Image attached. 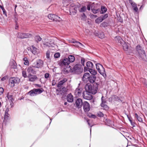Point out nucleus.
Masks as SVG:
<instances>
[{"label": "nucleus", "instance_id": "nucleus-18", "mask_svg": "<svg viewBox=\"0 0 147 147\" xmlns=\"http://www.w3.org/2000/svg\"><path fill=\"white\" fill-rule=\"evenodd\" d=\"M67 100L69 102H72L73 101L74 97L71 93H69L67 96Z\"/></svg>", "mask_w": 147, "mask_h": 147}, {"label": "nucleus", "instance_id": "nucleus-11", "mask_svg": "<svg viewBox=\"0 0 147 147\" xmlns=\"http://www.w3.org/2000/svg\"><path fill=\"white\" fill-rule=\"evenodd\" d=\"M28 51H30L34 55L37 54L38 52V49L34 45H32L30 47L28 48Z\"/></svg>", "mask_w": 147, "mask_h": 147}, {"label": "nucleus", "instance_id": "nucleus-7", "mask_svg": "<svg viewBox=\"0 0 147 147\" xmlns=\"http://www.w3.org/2000/svg\"><path fill=\"white\" fill-rule=\"evenodd\" d=\"M86 66L84 67V71H88V70L93 68L94 67V65L93 63L90 61H88L86 63Z\"/></svg>", "mask_w": 147, "mask_h": 147}, {"label": "nucleus", "instance_id": "nucleus-59", "mask_svg": "<svg viewBox=\"0 0 147 147\" xmlns=\"http://www.w3.org/2000/svg\"><path fill=\"white\" fill-rule=\"evenodd\" d=\"M8 77L7 76H5L2 78L1 80L2 81H3L5 80L6 79H8Z\"/></svg>", "mask_w": 147, "mask_h": 147}, {"label": "nucleus", "instance_id": "nucleus-30", "mask_svg": "<svg viewBox=\"0 0 147 147\" xmlns=\"http://www.w3.org/2000/svg\"><path fill=\"white\" fill-rule=\"evenodd\" d=\"M109 25V22H103L100 24V26L104 28H106Z\"/></svg>", "mask_w": 147, "mask_h": 147}, {"label": "nucleus", "instance_id": "nucleus-32", "mask_svg": "<svg viewBox=\"0 0 147 147\" xmlns=\"http://www.w3.org/2000/svg\"><path fill=\"white\" fill-rule=\"evenodd\" d=\"M87 113V115L89 117L94 119H95L96 118V115H93L91 113Z\"/></svg>", "mask_w": 147, "mask_h": 147}, {"label": "nucleus", "instance_id": "nucleus-36", "mask_svg": "<svg viewBox=\"0 0 147 147\" xmlns=\"http://www.w3.org/2000/svg\"><path fill=\"white\" fill-rule=\"evenodd\" d=\"M135 117L137 119L138 121L139 122H141L142 121V119L140 116H138L137 113L135 114Z\"/></svg>", "mask_w": 147, "mask_h": 147}, {"label": "nucleus", "instance_id": "nucleus-27", "mask_svg": "<svg viewBox=\"0 0 147 147\" xmlns=\"http://www.w3.org/2000/svg\"><path fill=\"white\" fill-rule=\"evenodd\" d=\"M107 10V9L104 6H101V10L100 11V14H103L105 13Z\"/></svg>", "mask_w": 147, "mask_h": 147}, {"label": "nucleus", "instance_id": "nucleus-41", "mask_svg": "<svg viewBox=\"0 0 147 147\" xmlns=\"http://www.w3.org/2000/svg\"><path fill=\"white\" fill-rule=\"evenodd\" d=\"M118 100H117V102H121L122 103H124L125 102L123 100V98L122 97H120L118 96Z\"/></svg>", "mask_w": 147, "mask_h": 147}, {"label": "nucleus", "instance_id": "nucleus-12", "mask_svg": "<svg viewBox=\"0 0 147 147\" xmlns=\"http://www.w3.org/2000/svg\"><path fill=\"white\" fill-rule=\"evenodd\" d=\"M83 102L82 101L80 98L77 99L76 101L75 104L76 107L78 109L81 108Z\"/></svg>", "mask_w": 147, "mask_h": 147}, {"label": "nucleus", "instance_id": "nucleus-54", "mask_svg": "<svg viewBox=\"0 0 147 147\" xmlns=\"http://www.w3.org/2000/svg\"><path fill=\"white\" fill-rule=\"evenodd\" d=\"M92 4V6H91V10L92 11V9H95L96 8V7L95 6V4H94V3H91Z\"/></svg>", "mask_w": 147, "mask_h": 147}, {"label": "nucleus", "instance_id": "nucleus-20", "mask_svg": "<svg viewBox=\"0 0 147 147\" xmlns=\"http://www.w3.org/2000/svg\"><path fill=\"white\" fill-rule=\"evenodd\" d=\"M90 76V74L88 73H85L82 77V80L84 81H88V80Z\"/></svg>", "mask_w": 147, "mask_h": 147}, {"label": "nucleus", "instance_id": "nucleus-49", "mask_svg": "<svg viewBox=\"0 0 147 147\" xmlns=\"http://www.w3.org/2000/svg\"><path fill=\"white\" fill-rule=\"evenodd\" d=\"M71 43H76L77 44H78L80 46L83 45V44L82 43L79 42L78 41H77L75 40H72L71 41Z\"/></svg>", "mask_w": 147, "mask_h": 147}, {"label": "nucleus", "instance_id": "nucleus-15", "mask_svg": "<svg viewBox=\"0 0 147 147\" xmlns=\"http://www.w3.org/2000/svg\"><path fill=\"white\" fill-rule=\"evenodd\" d=\"M67 80V78H64L62 80L60 81L58 83L57 85V87L61 88L62 86L66 82Z\"/></svg>", "mask_w": 147, "mask_h": 147}, {"label": "nucleus", "instance_id": "nucleus-16", "mask_svg": "<svg viewBox=\"0 0 147 147\" xmlns=\"http://www.w3.org/2000/svg\"><path fill=\"white\" fill-rule=\"evenodd\" d=\"M10 115L9 114H5L4 115V118L3 121V125H5L7 124V122H8L9 120V116Z\"/></svg>", "mask_w": 147, "mask_h": 147}, {"label": "nucleus", "instance_id": "nucleus-48", "mask_svg": "<svg viewBox=\"0 0 147 147\" xmlns=\"http://www.w3.org/2000/svg\"><path fill=\"white\" fill-rule=\"evenodd\" d=\"M85 62V59L83 57H82L81 59V63L83 67H84V63Z\"/></svg>", "mask_w": 147, "mask_h": 147}, {"label": "nucleus", "instance_id": "nucleus-43", "mask_svg": "<svg viewBox=\"0 0 147 147\" xmlns=\"http://www.w3.org/2000/svg\"><path fill=\"white\" fill-rule=\"evenodd\" d=\"M100 11V9L99 8H96L94 9H93L92 11L93 13L94 14H96L98 13Z\"/></svg>", "mask_w": 147, "mask_h": 147}, {"label": "nucleus", "instance_id": "nucleus-46", "mask_svg": "<svg viewBox=\"0 0 147 147\" xmlns=\"http://www.w3.org/2000/svg\"><path fill=\"white\" fill-rule=\"evenodd\" d=\"M100 106L101 107L103 108L105 110L107 109H108L107 105L105 104V103L101 104Z\"/></svg>", "mask_w": 147, "mask_h": 147}, {"label": "nucleus", "instance_id": "nucleus-8", "mask_svg": "<svg viewBox=\"0 0 147 147\" xmlns=\"http://www.w3.org/2000/svg\"><path fill=\"white\" fill-rule=\"evenodd\" d=\"M32 35L30 34L26 33H19L18 35V38L23 39L24 38H28L31 37Z\"/></svg>", "mask_w": 147, "mask_h": 147}, {"label": "nucleus", "instance_id": "nucleus-5", "mask_svg": "<svg viewBox=\"0 0 147 147\" xmlns=\"http://www.w3.org/2000/svg\"><path fill=\"white\" fill-rule=\"evenodd\" d=\"M96 69L98 72L105 78L106 77V74L105 73V70L102 65L98 63L96 64Z\"/></svg>", "mask_w": 147, "mask_h": 147}, {"label": "nucleus", "instance_id": "nucleus-51", "mask_svg": "<svg viewBox=\"0 0 147 147\" xmlns=\"http://www.w3.org/2000/svg\"><path fill=\"white\" fill-rule=\"evenodd\" d=\"M24 64L25 65H27L29 64V62L27 59L26 57L24 58Z\"/></svg>", "mask_w": 147, "mask_h": 147}, {"label": "nucleus", "instance_id": "nucleus-52", "mask_svg": "<svg viewBox=\"0 0 147 147\" xmlns=\"http://www.w3.org/2000/svg\"><path fill=\"white\" fill-rule=\"evenodd\" d=\"M54 16V14H50L48 15V17L49 19L53 20Z\"/></svg>", "mask_w": 147, "mask_h": 147}, {"label": "nucleus", "instance_id": "nucleus-61", "mask_svg": "<svg viewBox=\"0 0 147 147\" xmlns=\"http://www.w3.org/2000/svg\"><path fill=\"white\" fill-rule=\"evenodd\" d=\"M118 20L119 22L121 23H123V19L120 17V16L118 17Z\"/></svg>", "mask_w": 147, "mask_h": 147}, {"label": "nucleus", "instance_id": "nucleus-55", "mask_svg": "<svg viewBox=\"0 0 147 147\" xmlns=\"http://www.w3.org/2000/svg\"><path fill=\"white\" fill-rule=\"evenodd\" d=\"M132 119H129V121H130L131 125L133 127H134L135 126V123L134 122H133L132 121Z\"/></svg>", "mask_w": 147, "mask_h": 147}, {"label": "nucleus", "instance_id": "nucleus-53", "mask_svg": "<svg viewBox=\"0 0 147 147\" xmlns=\"http://www.w3.org/2000/svg\"><path fill=\"white\" fill-rule=\"evenodd\" d=\"M13 63H11V64H13V65H11V67L13 69H16L17 68L16 64L15 62H13Z\"/></svg>", "mask_w": 147, "mask_h": 147}, {"label": "nucleus", "instance_id": "nucleus-28", "mask_svg": "<svg viewBox=\"0 0 147 147\" xmlns=\"http://www.w3.org/2000/svg\"><path fill=\"white\" fill-rule=\"evenodd\" d=\"M89 72L91 74V75H95L97 74V71L95 69H94L93 68L91 69L88 70Z\"/></svg>", "mask_w": 147, "mask_h": 147}, {"label": "nucleus", "instance_id": "nucleus-21", "mask_svg": "<svg viewBox=\"0 0 147 147\" xmlns=\"http://www.w3.org/2000/svg\"><path fill=\"white\" fill-rule=\"evenodd\" d=\"M35 89L34 88L31 90L28 93V94L30 96H35L38 94V93L36 92Z\"/></svg>", "mask_w": 147, "mask_h": 147}, {"label": "nucleus", "instance_id": "nucleus-14", "mask_svg": "<svg viewBox=\"0 0 147 147\" xmlns=\"http://www.w3.org/2000/svg\"><path fill=\"white\" fill-rule=\"evenodd\" d=\"M83 89L82 88H77L75 90L74 94L76 97H79L81 95L82 93V92Z\"/></svg>", "mask_w": 147, "mask_h": 147}, {"label": "nucleus", "instance_id": "nucleus-50", "mask_svg": "<svg viewBox=\"0 0 147 147\" xmlns=\"http://www.w3.org/2000/svg\"><path fill=\"white\" fill-rule=\"evenodd\" d=\"M50 52L48 50L46 52V58L48 59H50Z\"/></svg>", "mask_w": 147, "mask_h": 147}, {"label": "nucleus", "instance_id": "nucleus-58", "mask_svg": "<svg viewBox=\"0 0 147 147\" xmlns=\"http://www.w3.org/2000/svg\"><path fill=\"white\" fill-rule=\"evenodd\" d=\"M49 76L50 74L48 73H46L44 75L45 78L47 79H48V78L49 77Z\"/></svg>", "mask_w": 147, "mask_h": 147}, {"label": "nucleus", "instance_id": "nucleus-40", "mask_svg": "<svg viewBox=\"0 0 147 147\" xmlns=\"http://www.w3.org/2000/svg\"><path fill=\"white\" fill-rule=\"evenodd\" d=\"M86 10V7L85 6H83L81 8L80 10H79V11L80 12H85Z\"/></svg>", "mask_w": 147, "mask_h": 147}, {"label": "nucleus", "instance_id": "nucleus-9", "mask_svg": "<svg viewBox=\"0 0 147 147\" xmlns=\"http://www.w3.org/2000/svg\"><path fill=\"white\" fill-rule=\"evenodd\" d=\"M27 71L29 74H36V68L34 66L32 65L28 67Z\"/></svg>", "mask_w": 147, "mask_h": 147}, {"label": "nucleus", "instance_id": "nucleus-34", "mask_svg": "<svg viewBox=\"0 0 147 147\" xmlns=\"http://www.w3.org/2000/svg\"><path fill=\"white\" fill-rule=\"evenodd\" d=\"M45 46L48 47H53L54 44L53 43H50L48 42H46L44 44Z\"/></svg>", "mask_w": 147, "mask_h": 147}, {"label": "nucleus", "instance_id": "nucleus-56", "mask_svg": "<svg viewBox=\"0 0 147 147\" xmlns=\"http://www.w3.org/2000/svg\"><path fill=\"white\" fill-rule=\"evenodd\" d=\"M98 116L100 117H102L104 116V114L101 112H99L97 113Z\"/></svg>", "mask_w": 147, "mask_h": 147}, {"label": "nucleus", "instance_id": "nucleus-47", "mask_svg": "<svg viewBox=\"0 0 147 147\" xmlns=\"http://www.w3.org/2000/svg\"><path fill=\"white\" fill-rule=\"evenodd\" d=\"M113 101H117L118 100V96L116 95H112Z\"/></svg>", "mask_w": 147, "mask_h": 147}, {"label": "nucleus", "instance_id": "nucleus-23", "mask_svg": "<svg viewBox=\"0 0 147 147\" xmlns=\"http://www.w3.org/2000/svg\"><path fill=\"white\" fill-rule=\"evenodd\" d=\"M29 80L30 81L34 82L37 79V77L36 75H32L29 74L28 76Z\"/></svg>", "mask_w": 147, "mask_h": 147}, {"label": "nucleus", "instance_id": "nucleus-10", "mask_svg": "<svg viewBox=\"0 0 147 147\" xmlns=\"http://www.w3.org/2000/svg\"><path fill=\"white\" fill-rule=\"evenodd\" d=\"M82 106L84 111L85 112H88L90 110V105L89 103L86 101L83 102Z\"/></svg>", "mask_w": 147, "mask_h": 147}, {"label": "nucleus", "instance_id": "nucleus-29", "mask_svg": "<svg viewBox=\"0 0 147 147\" xmlns=\"http://www.w3.org/2000/svg\"><path fill=\"white\" fill-rule=\"evenodd\" d=\"M105 123L107 125L109 126L113 125V122L109 119H106L105 120Z\"/></svg>", "mask_w": 147, "mask_h": 147}, {"label": "nucleus", "instance_id": "nucleus-26", "mask_svg": "<svg viewBox=\"0 0 147 147\" xmlns=\"http://www.w3.org/2000/svg\"><path fill=\"white\" fill-rule=\"evenodd\" d=\"M53 20L55 21L60 22L62 20L61 18H60L58 16L54 14V17H53Z\"/></svg>", "mask_w": 147, "mask_h": 147}, {"label": "nucleus", "instance_id": "nucleus-60", "mask_svg": "<svg viewBox=\"0 0 147 147\" xmlns=\"http://www.w3.org/2000/svg\"><path fill=\"white\" fill-rule=\"evenodd\" d=\"M22 76L24 78H25L27 77V75L25 71H22Z\"/></svg>", "mask_w": 147, "mask_h": 147}, {"label": "nucleus", "instance_id": "nucleus-37", "mask_svg": "<svg viewBox=\"0 0 147 147\" xmlns=\"http://www.w3.org/2000/svg\"><path fill=\"white\" fill-rule=\"evenodd\" d=\"M36 92L37 93H38V94H39L42 93L44 91V90L43 88H41V89L38 88V89H35Z\"/></svg>", "mask_w": 147, "mask_h": 147}, {"label": "nucleus", "instance_id": "nucleus-62", "mask_svg": "<svg viewBox=\"0 0 147 147\" xmlns=\"http://www.w3.org/2000/svg\"><path fill=\"white\" fill-rule=\"evenodd\" d=\"M61 90L63 92H66L67 91V88L65 87H63L61 88Z\"/></svg>", "mask_w": 147, "mask_h": 147}, {"label": "nucleus", "instance_id": "nucleus-44", "mask_svg": "<svg viewBox=\"0 0 147 147\" xmlns=\"http://www.w3.org/2000/svg\"><path fill=\"white\" fill-rule=\"evenodd\" d=\"M88 2V4L87 6V9L88 10L90 11V9H91V2Z\"/></svg>", "mask_w": 147, "mask_h": 147}, {"label": "nucleus", "instance_id": "nucleus-64", "mask_svg": "<svg viewBox=\"0 0 147 147\" xmlns=\"http://www.w3.org/2000/svg\"><path fill=\"white\" fill-rule=\"evenodd\" d=\"M104 98V96H102L101 98V104L105 103L106 101L105 99H104L103 98Z\"/></svg>", "mask_w": 147, "mask_h": 147}, {"label": "nucleus", "instance_id": "nucleus-3", "mask_svg": "<svg viewBox=\"0 0 147 147\" xmlns=\"http://www.w3.org/2000/svg\"><path fill=\"white\" fill-rule=\"evenodd\" d=\"M99 84L98 82H95L92 85L90 84L86 85L85 86V89L87 92L92 94H95L97 92Z\"/></svg>", "mask_w": 147, "mask_h": 147}, {"label": "nucleus", "instance_id": "nucleus-2", "mask_svg": "<svg viewBox=\"0 0 147 147\" xmlns=\"http://www.w3.org/2000/svg\"><path fill=\"white\" fill-rule=\"evenodd\" d=\"M75 60L74 56L72 55H69L68 58H64L61 59L58 62V65L63 69L65 74L68 73L70 71L69 70L71 66L69 65L70 63L73 62Z\"/></svg>", "mask_w": 147, "mask_h": 147}, {"label": "nucleus", "instance_id": "nucleus-13", "mask_svg": "<svg viewBox=\"0 0 147 147\" xmlns=\"http://www.w3.org/2000/svg\"><path fill=\"white\" fill-rule=\"evenodd\" d=\"M43 64V61L41 59H38L36 61V64L34 65L36 68H41Z\"/></svg>", "mask_w": 147, "mask_h": 147}, {"label": "nucleus", "instance_id": "nucleus-31", "mask_svg": "<svg viewBox=\"0 0 147 147\" xmlns=\"http://www.w3.org/2000/svg\"><path fill=\"white\" fill-rule=\"evenodd\" d=\"M103 21V20L100 16L98 17L95 20V22L96 24H99L100 22H102Z\"/></svg>", "mask_w": 147, "mask_h": 147}, {"label": "nucleus", "instance_id": "nucleus-42", "mask_svg": "<svg viewBox=\"0 0 147 147\" xmlns=\"http://www.w3.org/2000/svg\"><path fill=\"white\" fill-rule=\"evenodd\" d=\"M81 20L83 21H85L86 19V16L84 13H83L81 15Z\"/></svg>", "mask_w": 147, "mask_h": 147}, {"label": "nucleus", "instance_id": "nucleus-39", "mask_svg": "<svg viewBox=\"0 0 147 147\" xmlns=\"http://www.w3.org/2000/svg\"><path fill=\"white\" fill-rule=\"evenodd\" d=\"M98 37L101 39H102L104 38L105 34L104 33L102 32H99Z\"/></svg>", "mask_w": 147, "mask_h": 147}, {"label": "nucleus", "instance_id": "nucleus-1", "mask_svg": "<svg viewBox=\"0 0 147 147\" xmlns=\"http://www.w3.org/2000/svg\"><path fill=\"white\" fill-rule=\"evenodd\" d=\"M136 50L133 48H129L127 51V54L131 55H135L143 61L147 62V55L142 47L140 45H138L136 47Z\"/></svg>", "mask_w": 147, "mask_h": 147}, {"label": "nucleus", "instance_id": "nucleus-33", "mask_svg": "<svg viewBox=\"0 0 147 147\" xmlns=\"http://www.w3.org/2000/svg\"><path fill=\"white\" fill-rule=\"evenodd\" d=\"M69 12L71 15H75L77 13V10H74L71 8H70Z\"/></svg>", "mask_w": 147, "mask_h": 147}, {"label": "nucleus", "instance_id": "nucleus-45", "mask_svg": "<svg viewBox=\"0 0 147 147\" xmlns=\"http://www.w3.org/2000/svg\"><path fill=\"white\" fill-rule=\"evenodd\" d=\"M102 20H103L107 18L108 17V13H105L104 15H102L100 16Z\"/></svg>", "mask_w": 147, "mask_h": 147}, {"label": "nucleus", "instance_id": "nucleus-24", "mask_svg": "<svg viewBox=\"0 0 147 147\" xmlns=\"http://www.w3.org/2000/svg\"><path fill=\"white\" fill-rule=\"evenodd\" d=\"M134 12L138 13V9L137 7V5L136 3L131 5Z\"/></svg>", "mask_w": 147, "mask_h": 147}, {"label": "nucleus", "instance_id": "nucleus-57", "mask_svg": "<svg viewBox=\"0 0 147 147\" xmlns=\"http://www.w3.org/2000/svg\"><path fill=\"white\" fill-rule=\"evenodd\" d=\"M60 56V53H57L54 54V57L55 58H59Z\"/></svg>", "mask_w": 147, "mask_h": 147}, {"label": "nucleus", "instance_id": "nucleus-63", "mask_svg": "<svg viewBox=\"0 0 147 147\" xmlns=\"http://www.w3.org/2000/svg\"><path fill=\"white\" fill-rule=\"evenodd\" d=\"M97 17V16L96 15H94L93 14H91L90 15V17L91 18L93 19L94 18H95Z\"/></svg>", "mask_w": 147, "mask_h": 147}, {"label": "nucleus", "instance_id": "nucleus-6", "mask_svg": "<svg viewBox=\"0 0 147 147\" xmlns=\"http://www.w3.org/2000/svg\"><path fill=\"white\" fill-rule=\"evenodd\" d=\"M20 81V79L18 77H11L9 79V84L11 87H13L15 84H18Z\"/></svg>", "mask_w": 147, "mask_h": 147}, {"label": "nucleus", "instance_id": "nucleus-38", "mask_svg": "<svg viewBox=\"0 0 147 147\" xmlns=\"http://www.w3.org/2000/svg\"><path fill=\"white\" fill-rule=\"evenodd\" d=\"M34 38L35 41L37 42L40 41L42 40L41 38L38 35H36L35 36Z\"/></svg>", "mask_w": 147, "mask_h": 147}, {"label": "nucleus", "instance_id": "nucleus-25", "mask_svg": "<svg viewBox=\"0 0 147 147\" xmlns=\"http://www.w3.org/2000/svg\"><path fill=\"white\" fill-rule=\"evenodd\" d=\"M127 44L128 43H126L124 41V42H123V43L122 44V45H122L123 49L125 51H127L128 49H129L128 48V46L127 45Z\"/></svg>", "mask_w": 147, "mask_h": 147}, {"label": "nucleus", "instance_id": "nucleus-22", "mask_svg": "<svg viewBox=\"0 0 147 147\" xmlns=\"http://www.w3.org/2000/svg\"><path fill=\"white\" fill-rule=\"evenodd\" d=\"M13 96L12 95L10 94L9 92H8L7 95V97L10 101V103L11 104L13 102L14 99L13 98Z\"/></svg>", "mask_w": 147, "mask_h": 147}, {"label": "nucleus", "instance_id": "nucleus-4", "mask_svg": "<svg viewBox=\"0 0 147 147\" xmlns=\"http://www.w3.org/2000/svg\"><path fill=\"white\" fill-rule=\"evenodd\" d=\"M69 72L74 73L76 74H80L83 71V68L80 64H77L72 68L71 67L69 68Z\"/></svg>", "mask_w": 147, "mask_h": 147}, {"label": "nucleus", "instance_id": "nucleus-19", "mask_svg": "<svg viewBox=\"0 0 147 147\" xmlns=\"http://www.w3.org/2000/svg\"><path fill=\"white\" fill-rule=\"evenodd\" d=\"M115 39L117 42L120 43L121 45H122L124 41L122 38L119 36H116L115 37Z\"/></svg>", "mask_w": 147, "mask_h": 147}, {"label": "nucleus", "instance_id": "nucleus-35", "mask_svg": "<svg viewBox=\"0 0 147 147\" xmlns=\"http://www.w3.org/2000/svg\"><path fill=\"white\" fill-rule=\"evenodd\" d=\"M71 1V0H63V3L64 5L67 6L69 4Z\"/></svg>", "mask_w": 147, "mask_h": 147}, {"label": "nucleus", "instance_id": "nucleus-17", "mask_svg": "<svg viewBox=\"0 0 147 147\" xmlns=\"http://www.w3.org/2000/svg\"><path fill=\"white\" fill-rule=\"evenodd\" d=\"M96 79V76L94 75H90L89 79L88 80V81L92 84H94L95 83V82Z\"/></svg>", "mask_w": 147, "mask_h": 147}]
</instances>
